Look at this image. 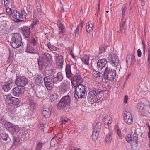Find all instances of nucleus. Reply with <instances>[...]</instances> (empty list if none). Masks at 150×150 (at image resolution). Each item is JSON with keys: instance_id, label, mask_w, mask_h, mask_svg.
Segmentation results:
<instances>
[{"instance_id": "nucleus-19", "label": "nucleus", "mask_w": 150, "mask_h": 150, "mask_svg": "<svg viewBox=\"0 0 150 150\" xmlns=\"http://www.w3.org/2000/svg\"><path fill=\"white\" fill-rule=\"evenodd\" d=\"M135 56L133 54H130L127 55L126 58V63L128 64L129 63H130V65H133L136 62Z\"/></svg>"}, {"instance_id": "nucleus-25", "label": "nucleus", "mask_w": 150, "mask_h": 150, "mask_svg": "<svg viewBox=\"0 0 150 150\" xmlns=\"http://www.w3.org/2000/svg\"><path fill=\"white\" fill-rule=\"evenodd\" d=\"M21 93V88L17 86L14 88L12 90L13 94L16 96H18Z\"/></svg>"}, {"instance_id": "nucleus-36", "label": "nucleus", "mask_w": 150, "mask_h": 150, "mask_svg": "<svg viewBox=\"0 0 150 150\" xmlns=\"http://www.w3.org/2000/svg\"><path fill=\"white\" fill-rule=\"evenodd\" d=\"M59 33L60 35L59 37L62 38V35H63V33L65 31L63 27V26L62 25L59 26Z\"/></svg>"}, {"instance_id": "nucleus-22", "label": "nucleus", "mask_w": 150, "mask_h": 150, "mask_svg": "<svg viewBox=\"0 0 150 150\" xmlns=\"http://www.w3.org/2000/svg\"><path fill=\"white\" fill-rule=\"evenodd\" d=\"M64 60L62 55L59 56L56 61V64L59 68H62L63 65Z\"/></svg>"}, {"instance_id": "nucleus-50", "label": "nucleus", "mask_w": 150, "mask_h": 150, "mask_svg": "<svg viewBox=\"0 0 150 150\" xmlns=\"http://www.w3.org/2000/svg\"><path fill=\"white\" fill-rule=\"evenodd\" d=\"M22 18H25L27 16V13L23 8L21 9V14Z\"/></svg>"}, {"instance_id": "nucleus-28", "label": "nucleus", "mask_w": 150, "mask_h": 150, "mask_svg": "<svg viewBox=\"0 0 150 150\" xmlns=\"http://www.w3.org/2000/svg\"><path fill=\"white\" fill-rule=\"evenodd\" d=\"M35 82L37 85H39L43 82L41 74H39L36 76L35 79Z\"/></svg>"}, {"instance_id": "nucleus-1", "label": "nucleus", "mask_w": 150, "mask_h": 150, "mask_svg": "<svg viewBox=\"0 0 150 150\" xmlns=\"http://www.w3.org/2000/svg\"><path fill=\"white\" fill-rule=\"evenodd\" d=\"M101 86L99 85L98 88L89 91L87 96L88 102L91 104H93L99 100L102 96L103 90L100 89Z\"/></svg>"}, {"instance_id": "nucleus-3", "label": "nucleus", "mask_w": 150, "mask_h": 150, "mask_svg": "<svg viewBox=\"0 0 150 150\" xmlns=\"http://www.w3.org/2000/svg\"><path fill=\"white\" fill-rule=\"evenodd\" d=\"M70 97L67 95L63 97L59 102L57 107L61 110L67 112L68 110V108L70 103Z\"/></svg>"}, {"instance_id": "nucleus-53", "label": "nucleus", "mask_w": 150, "mask_h": 150, "mask_svg": "<svg viewBox=\"0 0 150 150\" xmlns=\"http://www.w3.org/2000/svg\"><path fill=\"white\" fill-rule=\"evenodd\" d=\"M6 12L10 16H11L12 14V11L11 9L10 8H6Z\"/></svg>"}, {"instance_id": "nucleus-23", "label": "nucleus", "mask_w": 150, "mask_h": 150, "mask_svg": "<svg viewBox=\"0 0 150 150\" xmlns=\"http://www.w3.org/2000/svg\"><path fill=\"white\" fill-rule=\"evenodd\" d=\"M65 70L67 77L69 78L71 77L72 74L71 70V65L70 64L66 63Z\"/></svg>"}, {"instance_id": "nucleus-64", "label": "nucleus", "mask_w": 150, "mask_h": 150, "mask_svg": "<svg viewBox=\"0 0 150 150\" xmlns=\"http://www.w3.org/2000/svg\"><path fill=\"white\" fill-rule=\"evenodd\" d=\"M98 74L96 73V71L94 73H93V76H94V77H95L96 78L97 77H98Z\"/></svg>"}, {"instance_id": "nucleus-2", "label": "nucleus", "mask_w": 150, "mask_h": 150, "mask_svg": "<svg viewBox=\"0 0 150 150\" xmlns=\"http://www.w3.org/2000/svg\"><path fill=\"white\" fill-rule=\"evenodd\" d=\"M52 61L51 55L48 53L45 52L42 55V58L38 59V63L40 68L42 69L45 65L48 66L51 65Z\"/></svg>"}, {"instance_id": "nucleus-17", "label": "nucleus", "mask_w": 150, "mask_h": 150, "mask_svg": "<svg viewBox=\"0 0 150 150\" xmlns=\"http://www.w3.org/2000/svg\"><path fill=\"white\" fill-rule=\"evenodd\" d=\"M13 17L15 19V21L17 22H22L23 20L20 19L22 18L21 14L17 10H14L12 13Z\"/></svg>"}, {"instance_id": "nucleus-31", "label": "nucleus", "mask_w": 150, "mask_h": 150, "mask_svg": "<svg viewBox=\"0 0 150 150\" xmlns=\"http://www.w3.org/2000/svg\"><path fill=\"white\" fill-rule=\"evenodd\" d=\"M98 132H99L93 130L91 136L92 139L93 141H95L97 139L99 134Z\"/></svg>"}, {"instance_id": "nucleus-48", "label": "nucleus", "mask_w": 150, "mask_h": 150, "mask_svg": "<svg viewBox=\"0 0 150 150\" xmlns=\"http://www.w3.org/2000/svg\"><path fill=\"white\" fill-rule=\"evenodd\" d=\"M43 143L41 142H39L37 144L36 150H40L42 148Z\"/></svg>"}, {"instance_id": "nucleus-49", "label": "nucleus", "mask_w": 150, "mask_h": 150, "mask_svg": "<svg viewBox=\"0 0 150 150\" xmlns=\"http://www.w3.org/2000/svg\"><path fill=\"white\" fill-rule=\"evenodd\" d=\"M126 140L128 142H132V137L130 134H128L126 137Z\"/></svg>"}, {"instance_id": "nucleus-24", "label": "nucleus", "mask_w": 150, "mask_h": 150, "mask_svg": "<svg viewBox=\"0 0 150 150\" xmlns=\"http://www.w3.org/2000/svg\"><path fill=\"white\" fill-rule=\"evenodd\" d=\"M112 136V134L111 132L109 130L108 132L105 135V143L108 144L111 142Z\"/></svg>"}, {"instance_id": "nucleus-55", "label": "nucleus", "mask_w": 150, "mask_h": 150, "mask_svg": "<svg viewBox=\"0 0 150 150\" xmlns=\"http://www.w3.org/2000/svg\"><path fill=\"white\" fill-rule=\"evenodd\" d=\"M61 123L62 124H64L66 123L67 122V119H65L61 117Z\"/></svg>"}, {"instance_id": "nucleus-40", "label": "nucleus", "mask_w": 150, "mask_h": 150, "mask_svg": "<svg viewBox=\"0 0 150 150\" xmlns=\"http://www.w3.org/2000/svg\"><path fill=\"white\" fill-rule=\"evenodd\" d=\"M47 65H45V73L49 76H51L53 74V70L52 69L48 70L47 69Z\"/></svg>"}, {"instance_id": "nucleus-10", "label": "nucleus", "mask_w": 150, "mask_h": 150, "mask_svg": "<svg viewBox=\"0 0 150 150\" xmlns=\"http://www.w3.org/2000/svg\"><path fill=\"white\" fill-rule=\"evenodd\" d=\"M107 63L106 59L104 58L99 59L97 62L98 70L102 72L104 71L106 67Z\"/></svg>"}, {"instance_id": "nucleus-30", "label": "nucleus", "mask_w": 150, "mask_h": 150, "mask_svg": "<svg viewBox=\"0 0 150 150\" xmlns=\"http://www.w3.org/2000/svg\"><path fill=\"white\" fill-rule=\"evenodd\" d=\"M26 51L27 52L35 54V53L36 51L33 47L27 45L26 48Z\"/></svg>"}, {"instance_id": "nucleus-20", "label": "nucleus", "mask_w": 150, "mask_h": 150, "mask_svg": "<svg viewBox=\"0 0 150 150\" xmlns=\"http://www.w3.org/2000/svg\"><path fill=\"white\" fill-rule=\"evenodd\" d=\"M68 85V83L65 82L62 83L59 88L61 93L64 94L67 91L69 88Z\"/></svg>"}, {"instance_id": "nucleus-41", "label": "nucleus", "mask_w": 150, "mask_h": 150, "mask_svg": "<svg viewBox=\"0 0 150 150\" xmlns=\"http://www.w3.org/2000/svg\"><path fill=\"white\" fill-rule=\"evenodd\" d=\"M50 144L51 146L52 147L56 146L58 144L57 142L53 138L51 140Z\"/></svg>"}, {"instance_id": "nucleus-54", "label": "nucleus", "mask_w": 150, "mask_h": 150, "mask_svg": "<svg viewBox=\"0 0 150 150\" xmlns=\"http://www.w3.org/2000/svg\"><path fill=\"white\" fill-rule=\"evenodd\" d=\"M30 43L33 44V45L35 46L36 45V40L34 38L32 37Z\"/></svg>"}, {"instance_id": "nucleus-21", "label": "nucleus", "mask_w": 150, "mask_h": 150, "mask_svg": "<svg viewBox=\"0 0 150 150\" xmlns=\"http://www.w3.org/2000/svg\"><path fill=\"white\" fill-rule=\"evenodd\" d=\"M21 30L25 37L28 38L30 33V28L28 27H25L22 28Z\"/></svg>"}, {"instance_id": "nucleus-4", "label": "nucleus", "mask_w": 150, "mask_h": 150, "mask_svg": "<svg viewBox=\"0 0 150 150\" xmlns=\"http://www.w3.org/2000/svg\"><path fill=\"white\" fill-rule=\"evenodd\" d=\"M74 94L76 99L86 98L87 95L86 87L83 85H79L75 87Z\"/></svg>"}, {"instance_id": "nucleus-61", "label": "nucleus", "mask_w": 150, "mask_h": 150, "mask_svg": "<svg viewBox=\"0 0 150 150\" xmlns=\"http://www.w3.org/2000/svg\"><path fill=\"white\" fill-rule=\"evenodd\" d=\"M13 52V53L11 54V55L12 57H9V62H12V59H13V52Z\"/></svg>"}, {"instance_id": "nucleus-44", "label": "nucleus", "mask_w": 150, "mask_h": 150, "mask_svg": "<svg viewBox=\"0 0 150 150\" xmlns=\"http://www.w3.org/2000/svg\"><path fill=\"white\" fill-rule=\"evenodd\" d=\"M44 81L45 84L48 83L49 82H53V80L49 77H45L44 78Z\"/></svg>"}, {"instance_id": "nucleus-34", "label": "nucleus", "mask_w": 150, "mask_h": 150, "mask_svg": "<svg viewBox=\"0 0 150 150\" xmlns=\"http://www.w3.org/2000/svg\"><path fill=\"white\" fill-rule=\"evenodd\" d=\"M57 99V94L56 93L52 94L50 96V100L51 101L54 103L56 102Z\"/></svg>"}, {"instance_id": "nucleus-18", "label": "nucleus", "mask_w": 150, "mask_h": 150, "mask_svg": "<svg viewBox=\"0 0 150 150\" xmlns=\"http://www.w3.org/2000/svg\"><path fill=\"white\" fill-rule=\"evenodd\" d=\"M28 105L30 110L33 112H35L36 111V105L32 99L30 98L28 100Z\"/></svg>"}, {"instance_id": "nucleus-15", "label": "nucleus", "mask_w": 150, "mask_h": 150, "mask_svg": "<svg viewBox=\"0 0 150 150\" xmlns=\"http://www.w3.org/2000/svg\"><path fill=\"white\" fill-rule=\"evenodd\" d=\"M52 108L44 106L42 110V116L45 118H48L51 114Z\"/></svg>"}, {"instance_id": "nucleus-58", "label": "nucleus", "mask_w": 150, "mask_h": 150, "mask_svg": "<svg viewBox=\"0 0 150 150\" xmlns=\"http://www.w3.org/2000/svg\"><path fill=\"white\" fill-rule=\"evenodd\" d=\"M128 100V96L127 95H125L124 97V102L125 103H126L127 102Z\"/></svg>"}, {"instance_id": "nucleus-59", "label": "nucleus", "mask_w": 150, "mask_h": 150, "mask_svg": "<svg viewBox=\"0 0 150 150\" xmlns=\"http://www.w3.org/2000/svg\"><path fill=\"white\" fill-rule=\"evenodd\" d=\"M137 55L139 57L141 56L142 55V52L141 50L140 49H138L137 50Z\"/></svg>"}, {"instance_id": "nucleus-14", "label": "nucleus", "mask_w": 150, "mask_h": 150, "mask_svg": "<svg viewBox=\"0 0 150 150\" xmlns=\"http://www.w3.org/2000/svg\"><path fill=\"white\" fill-rule=\"evenodd\" d=\"M13 84L12 79L10 78L8 81L3 85L2 89L5 92H8L12 88Z\"/></svg>"}, {"instance_id": "nucleus-60", "label": "nucleus", "mask_w": 150, "mask_h": 150, "mask_svg": "<svg viewBox=\"0 0 150 150\" xmlns=\"http://www.w3.org/2000/svg\"><path fill=\"white\" fill-rule=\"evenodd\" d=\"M78 32H79V29L78 28V26L77 27V28L75 30V36L76 37L78 36Z\"/></svg>"}, {"instance_id": "nucleus-6", "label": "nucleus", "mask_w": 150, "mask_h": 150, "mask_svg": "<svg viewBox=\"0 0 150 150\" xmlns=\"http://www.w3.org/2000/svg\"><path fill=\"white\" fill-rule=\"evenodd\" d=\"M102 72H103V76L105 79L112 82L115 78L116 75V71L107 67Z\"/></svg>"}, {"instance_id": "nucleus-57", "label": "nucleus", "mask_w": 150, "mask_h": 150, "mask_svg": "<svg viewBox=\"0 0 150 150\" xmlns=\"http://www.w3.org/2000/svg\"><path fill=\"white\" fill-rule=\"evenodd\" d=\"M148 67L149 68H150V55H148Z\"/></svg>"}, {"instance_id": "nucleus-42", "label": "nucleus", "mask_w": 150, "mask_h": 150, "mask_svg": "<svg viewBox=\"0 0 150 150\" xmlns=\"http://www.w3.org/2000/svg\"><path fill=\"white\" fill-rule=\"evenodd\" d=\"M46 88L47 90H51L53 87V84L52 82H49L48 83L45 84Z\"/></svg>"}, {"instance_id": "nucleus-8", "label": "nucleus", "mask_w": 150, "mask_h": 150, "mask_svg": "<svg viewBox=\"0 0 150 150\" xmlns=\"http://www.w3.org/2000/svg\"><path fill=\"white\" fill-rule=\"evenodd\" d=\"M71 81L72 85L75 87L81 84L83 82V79L81 76L78 74H76L71 77Z\"/></svg>"}, {"instance_id": "nucleus-27", "label": "nucleus", "mask_w": 150, "mask_h": 150, "mask_svg": "<svg viewBox=\"0 0 150 150\" xmlns=\"http://www.w3.org/2000/svg\"><path fill=\"white\" fill-rule=\"evenodd\" d=\"M10 103H9V105H11V104L14 105V106H18L19 104L20 101L18 98L13 97L11 100Z\"/></svg>"}, {"instance_id": "nucleus-56", "label": "nucleus", "mask_w": 150, "mask_h": 150, "mask_svg": "<svg viewBox=\"0 0 150 150\" xmlns=\"http://www.w3.org/2000/svg\"><path fill=\"white\" fill-rule=\"evenodd\" d=\"M37 21H33L31 24V26L32 28H33L37 24Z\"/></svg>"}, {"instance_id": "nucleus-37", "label": "nucleus", "mask_w": 150, "mask_h": 150, "mask_svg": "<svg viewBox=\"0 0 150 150\" xmlns=\"http://www.w3.org/2000/svg\"><path fill=\"white\" fill-rule=\"evenodd\" d=\"M133 142H135L136 144H137L138 140V136L137 134L134 132L132 138Z\"/></svg>"}, {"instance_id": "nucleus-13", "label": "nucleus", "mask_w": 150, "mask_h": 150, "mask_svg": "<svg viewBox=\"0 0 150 150\" xmlns=\"http://www.w3.org/2000/svg\"><path fill=\"white\" fill-rule=\"evenodd\" d=\"M124 120L128 125H130L133 122V119L131 113L129 111L124 112Z\"/></svg>"}, {"instance_id": "nucleus-32", "label": "nucleus", "mask_w": 150, "mask_h": 150, "mask_svg": "<svg viewBox=\"0 0 150 150\" xmlns=\"http://www.w3.org/2000/svg\"><path fill=\"white\" fill-rule=\"evenodd\" d=\"M13 97L11 94H8L4 96V98L5 101L9 104V103H10Z\"/></svg>"}, {"instance_id": "nucleus-39", "label": "nucleus", "mask_w": 150, "mask_h": 150, "mask_svg": "<svg viewBox=\"0 0 150 150\" xmlns=\"http://www.w3.org/2000/svg\"><path fill=\"white\" fill-rule=\"evenodd\" d=\"M93 26V24L92 23L89 24L88 23V25L86 26V29L87 31L88 32H90L93 30L92 27Z\"/></svg>"}, {"instance_id": "nucleus-63", "label": "nucleus", "mask_w": 150, "mask_h": 150, "mask_svg": "<svg viewBox=\"0 0 150 150\" xmlns=\"http://www.w3.org/2000/svg\"><path fill=\"white\" fill-rule=\"evenodd\" d=\"M57 137L60 138H61L62 137V135L61 133H58L57 134Z\"/></svg>"}, {"instance_id": "nucleus-51", "label": "nucleus", "mask_w": 150, "mask_h": 150, "mask_svg": "<svg viewBox=\"0 0 150 150\" xmlns=\"http://www.w3.org/2000/svg\"><path fill=\"white\" fill-rule=\"evenodd\" d=\"M110 117L108 116H105L104 117V124H106V123L107 121H110Z\"/></svg>"}, {"instance_id": "nucleus-29", "label": "nucleus", "mask_w": 150, "mask_h": 150, "mask_svg": "<svg viewBox=\"0 0 150 150\" xmlns=\"http://www.w3.org/2000/svg\"><path fill=\"white\" fill-rule=\"evenodd\" d=\"M89 57L87 55H84L81 59L82 61L84 64L88 65H89Z\"/></svg>"}, {"instance_id": "nucleus-7", "label": "nucleus", "mask_w": 150, "mask_h": 150, "mask_svg": "<svg viewBox=\"0 0 150 150\" xmlns=\"http://www.w3.org/2000/svg\"><path fill=\"white\" fill-rule=\"evenodd\" d=\"M5 128L13 135L17 133L19 131V127L17 125H13L12 123L6 122L4 124Z\"/></svg>"}, {"instance_id": "nucleus-9", "label": "nucleus", "mask_w": 150, "mask_h": 150, "mask_svg": "<svg viewBox=\"0 0 150 150\" xmlns=\"http://www.w3.org/2000/svg\"><path fill=\"white\" fill-rule=\"evenodd\" d=\"M122 15L121 22L120 24V30L118 31V33H125V22L124 21H122V19L124 18L125 16V14L126 11L127 10V7L125 5V6L122 7Z\"/></svg>"}, {"instance_id": "nucleus-47", "label": "nucleus", "mask_w": 150, "mask_h": 150, "mask_svg": "<svg viewBox=\"0 0 150 150\" xmlns=\"http://www.w3.org/2000/svg\"><path fill=\"white\" fill-rule=\"evenodd\" d=\"M42 122L41 120L39 122V124L40 125V128L41 129V130H44V128L45 127V123L44 122L43 120H42Z\"/></svg>"}, {"instance_id": "nucleus-12", "label": "nucleus", "mask_w": 150, "mask_h": 150, "mask_svg": "<svg viewBox=\"0 0 150 150\" xmlns=\"http://www.w3.org/2000/svg\"><path fill=\"white\" fill-rule=\"evenodd\" d=\"M28 82L27 78L24 76H20L17 77L16 81V84L21 87H24Z\"/></svg>"}, {"instance_id": "nucleus-26", "label": "nucleus", "mask_w": 150, "mask_h": 150, "mask_svg": "<svg viewBox=\"0 0 150 150\" xmlns=\"http://www.w3.org/2000/svg\"><path fill=\"white\" fill-rule=\"evenodd\" d=\"M93 130L99 132L101 128V123L100 122H96L93 125Z\"/></svg>"}, {"instance_id": "nucleus-62", "label": "nucleus", "mask_w": 150, "mask_h": 150, "mask_svg": "<svg viewBox=\"0 0 150 150\" xmlns=\"http://www.w3.org/2000/svg\"><path fill=\"white\" fill-rule=\"evenodd\" d=\"M116 129H117V132L118 135L119 136H120L121 135V133L120 130L117 129H115V130H116Z\"/></svg>"}, {"instance_id": "nucleus-43", "label": "nucleus", "mask_w": 150, "mask_h": 150, "mask_svg": "<svg viewBox=\"0 0 150 150\" xmlns=\"http://www.w3.org/2000/svg\"><path fill=\"white\" fill-rule=\"evenodd\" d=\"M96 73L98 74V77H97L96 79L99 80L100 81H102L103 78V74L99 72L96 71Z\"/></svg>"}, {"instance_id": "nucleus-5", "label": "nucleus", "mask_w": 150, "mask_h": 150, "mask_svg": "<svg viewBox=\"0 0 150 150\" xmlns=\"http://www.w3.org/2000/svg\"><path fill=\"white\" fill-rule=\"evenodd\" d=\"M22 39L20 35L18 33L13 35L11 41V44L13 48L16 49L21 46Z\"/></svg>"}, {"instance_id": "nucleus-52", "label": "nucleus", "mask_w": 150, "mask_h": 150, "mask_svg": "<svg viewBox=\"0 0 150 150\" xmlns=\"http://www.w3.org/2000/svg\"><path fill=\"white\" fill-rule=\"evenodd\" d=\"M99 53L100 54H102L104 52H105V48L103 47H100L99 48Z\"/></svg>"}, {"instance_id": "nucleus-11", "label": "nucleus", "mask_w": 150, "mask_h": 150, "mask_svg": "<svg viewBox=\"0 0 150 150\" xmlns=\"http://www.w3.org/2000/svg\"><path fill=\"white\" fill-rule=\"evenodd\" d=\"M108 59L109 62L112 66L116 67L118 65L119 59L117 56L110 54H109Z\"/></svg>"}, {"instance_id": "nucleus-33", "label": "nucleus", "mask_w": 150, "mask_h": 150, "mask_svg": "<svg viewBox=\"0 0 150 150\" xmlns=\"http://www.w3.org/2000/svg\"><path fill=\"white\" fill-rule=\"evenodd\" d=\"M36 2L37 3L36 8L38 14H40L42 13L41 5L39 1L38 0H37Z\"/></svg>"}, {"instance_id": "nucleus-16", "label": "nucleus", "mask_w": 150, "mask_h": 150, "mask_svg": "<svg viewBox=\"0 0 150 150\" xmlns=\"http://www.w3.org/2000/svg\"><path fill=\"white\" fill-rule=\"evenodd\" d=\"M63 76L62 72H58L57 74L54 75L52 77L53 83L57 84L62 80Z\"/></svg>"}, {"instance_id": "nucleus-38", "label": "nucleus", "mask_w": 150, "mask_h": 150, "mask_svg": "<svg viewBox=\"0 0 150 150\" xmlns=\"http://www.w3.org/2000/svg\"><path fill=\"white\" fill-rule=\"evenodd\" d=\"M144 103H139L137 106V109L139 111H142L144 108Z\"/></svg>"}, {"instance_id": "nucleus-45", "label": "nucleus", "mask_w": 150, "mask_h": 150, "mask_svg": "<svg viewBox=\"0 0 150 150\" xmlns=\"http://www.w3.org/2000/svg\"><path fill=\"white\" fill-rule=\"evenodd\" d=\"M1 137L4 141H7L9 138L8 135L5 133L2 134Z\"/></svg>"}, {"instance_id": "nucleus-35", "label": "nucleus", "mask_w": 150, "mask_h": 150, "mask_svg": "<svg viewBox=\"0 0 150 150\" xmlns=\"http://www.w3.org/2000/svg\"><path fill=\"white\" fill-rule=\"evenodd\" d=\"M20 141V140L18 137H14L13 139V145L14 146H18L19 144Z\"/></svg>"}, {"instance_id": "nucleus-46", "label": "nucleus", "mask_w": 150, "mask_h": 150, "mask_svg": "<svg viewBox=\"0 0 150 150\" xmlns=\"http://www.w3.org/2000/svg\"><path fill=\"white\" fill-rule=\"evenodd\" d=\"M47 47H48V48L51 51H55L57 50V48L55 46L52 45L51 44H50V43L47 44Z\"/></svg>"}]
</instances>
